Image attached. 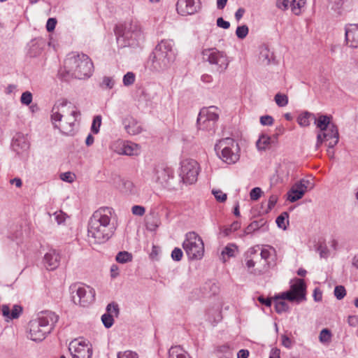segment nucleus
I'll return each instance as SVG.
<instances>
[{
  "label": "nucleus",
  "mask_w": 358,
  "mask_h": 358,
  "mask_svg": "<svg viewBox=\"0 0 358 358\" xmlns=\"http://www.w3.org/2000/svg\"><path fill=\"white\" fill-rule=\"evenodd\" d=\"M113 209L103 207L96 210L88 222L87 236L90 243H106L114 234L115 227L110 222Z\"/></svg>",
  "instance_id": "nucleus-1"
},
{
  "label": "nucleus",
  "mask_w": 358,
  "mask_h": 358,
  "mask_svg": "<svg viewBox=\"0 0 358 358\" xmlns=\"http://www.w3.org/2000/svg\"><path fill=\"white\" fill-rule=\"evenodd\" d=\"M66 99L57 101L51 110V120L55 128L66 135L70 134L73 130L77 117L80 115Z\"/></svg>",
  "instance_id": "nucleus-2"
},
{
  "label": "nucleus",
  "mask_w": 358,
  "mask_h": 358,
  "mask_svg": "<svg viewBox=\"0 0 358 358\" xmlns=\"http://www.w3.org/2000/svg\"><path fill=\"white\" fill-rule=\"evenodd\" d=\"M66 72L78 79H87L92 76L94 65L91 59L84 53L73 52L64 61Z\"/></svg>",
  "instance_id": "nucleus-3"
},
{
  "label": "nucleus",
  "mask_w": 358,
  "mask_h": 358,
  "mask_svg": "<svg viewBox=\"0 0 358 358\" xmlns=\"http://www.w3.org/2000/svg\"><path fill=\"white\" fill-rule=\"evenodd\" d=\"M59 316L50 310L42 311L37 319L29 323L30 338L34 341H42L45 338L58 322Z\"/></svg>",
  "instance_id": "nucleus-4"
},
{
  "label": "nucleus",
  "mask_w": 358,
  "mask_h": 358,
  "mask_svg": "<svg viewBox=\"0 0 358 358\" xmlns=\"http://www.w3.org/2000/svg\"><path fill=\"white\" fill-rule=\"evenodd\" d=\"M306 285L303 279H296L295 283L290 286L289 291L282 292L280 295L275 297V309L280 314L287 312L289 309L288 304L283 301L278 299L287 300L291 302L300 303L306 300Z\"/></svg>",
  "instance_id": "nucleus-5"
},
{
  "label": "nucleus",
  "mask_w": 358,
  "mask_h": 358,
  "mask_svg": "<svg viewBox=\"0 0 358 358\" xmlns=\"http://www.w3.org/2000/svg\"><path fill=\"white\" fill-rule=\"evenodd\" d=\"M114 31L117 43L124 47L137 46L143 38L142 31L137 21L116 25Z\"/></svg>",
  "instance_id": "nucleus-6"
},
{
  "label": "nucleus",
  "mask_w": 358,
  "mask_h": 358,
  "mask_svg": "<svg viewBox=\"0 0 358 358\" xmlns=\"http://www.w3.org/2000/svg\"><path fill=\"white\" fill-rule=\"evenodd\" d=\"M238 146L231 138L220 140L215 145L217 156L228 164H235L239 159Z\"/></svg>",
  "instance_id": "nucleus-7"
},
{
  "label": "nucleus",
  "mask_w": 358,
  "mask_h": 358,
  "mask_svg": "<svg viewBox=\"0 0 358 358\" xmlns=\"http://www.w3.org/2000/svg\"><path fill=\"white\" fill-rule=\"evenodd\" d=\"M217 109V107L212 106L200 110L196 121L199 130L207 131L210 135L215 134L219 118V115L216 113Z\"/></svg>",
  "instance_id": "nucleus-8"
},
{
  "label": "nucleus",
  "mask_w": 358,
  "mask_h": 358,
  "mask_svg": "<svg viewBox=\"0 0 358 358\" xmlns=\"http://www.w3.org/2000/svg\"><path fill=\"white\" fill-rule=\"evenodd\" d=\"M182 248L189 259H200L203 256L204 245L203 241L194 231L188 232L186 234Z\"/></svg>",
  "instance_id": "nucleus-9"
},
{
  "label": "nucleus",
  "mask_w": 358,
  "mask_h": 358,
  "mask_svg": "<svg viewBox=\"0 0 358 358\" xmlns=\"http://www.w3.org/2000/svg\"><path fill=\"white\" fill-rule=\"evenodd\" d=\"M70 290L75 304L86 307L95 300V290L90 287L74 284L70 287Z\"/></svg>",
  "instance_id": "nucleus-10"
},
{
  "label": "nucleus",
  "mask_w": 358,
  "mask_h": 358,
  "mask_svg": "<svg viewBox=\"0 0 358 358\" xmlns=\"http://www.w3.org/2000/svg\"><path fill=\"white\" fill-rule=\"evenodd\" d=\"M203 59L214 66L215 70L220 73L224 71L229 65L227 55L216 48L205 49L202 51Z\"/></svg>",
  "instance_id": "nucleus-11"
},
{
  "label": "nucleus",
  "mask_w": 358,
  "mask_h": 358,
  "mask_svg": "<svg viewBox=\"0 0 358 358\" xmlns=\"http://www.w3.org/2000/svg\"><path fill=\"white\" fill-rule=\"evenodd\" d=\"M199 165L194 159H185L181 162L180 176L183 183L192 185L197 181Z\"/></svg>",
  "instance_id": "nucleus-12"
},
{
  "label": "nucleus",
  "mask_w": 358,
  "mask_h": 358,
  "mask_svg": "<svg viewBox=\"0 0 358 358\" xmlns=\"http://www.w3.org/2000/svg\"><path fill=\"white\" fill-rule=\"evenodd\" d=\"M339 141L338 129L336 124H331L330 128L322 132H318L317 135L316 148H318L323 142H328L329 149H332L337 145Z\"/></svg>",
  "instance_id": "nucleus-13"
},
{
  "label": "nucleus",
  "mask_w": 358,
  "mask_h": 358,
  "mask_svg": "<svg viewBox=\"0 0 358 358\" xmlns=\"http://www.w3.org/2000/svg\"><path fill=\"white\" fill-rule=\"evenodd\" d=\"M153 173V180L163 186L169 185V180L173 177V169L164 164H157Z\"/></svg>",
  "instance_id": "nucleus-14"
},
{
  "label": "nucleus",
  "mask_w": 358,
  "mask_h": 358,
  "mask_svg": "<svg viewBox=\"0 0 358 358\" xmlns=\"http://www.w3.org/2000/svg\"><path fill=\"white\" fill-rule=\"evenodd\" d=\"M69 350L72 358H91L92 350L85 342L73 341L70 343Z\"/></svg>",
  "instance_id": "nucleus-15"
},
{
  "label": "nucleus",
  "mask_w": 358,
  "mask_h": 358,
  "mask_svg": "<svg viewBox=\"0 0 358 358\" xmlns=\"http://www.w3.org/2000/svg\"><path fill=\"white\" fill-rule=\"evenodd\" d=\"M201 8L200 0H178L176 10L183 16L193 15Z\"/></svg>",
  "instance_id": "nucleus-16"
},
{
  "label": "nucleus",
  "mask_w": 358,
  "mask_h": 358,
  "mask_svg": "<svg viewBox=\"0 0 358 358\" xmlns=\"http://www.w3.org/2000/svg\"><path fill=\"white\" fill-rule=\"evenodd\" d=\"M173 42L171 40H162L159 43L153 51H157V53L162 55L164 59H169V62L173 63L176 57V50L173 48Z\"/></svg>",
  "instance_id": "nucleus-17"
},
{
  "label": "nucleus",
  "mask_w": 358,
  "mask_h": 358,
  "mask_svg": "<svg viewBox=\"0 0 358 358\" xmlns=\"http://www.w3.org/2000/svg\"><path fill=\"white\" fill-rule=\"evenodd\" d=\"M150 69L155 72H162L169 69L171 64L169 59H164L162 55L157 53V51H152L150 55L149 61Z\"/></svg>",
  "instance_id": "nucleus-18"
},
{
  "label": "nucleus",
  "mask_w": 358,
  "mask_h": 358,
  "mask_svg": "<svg viewBox=\"0 0 358 358\" xmlns=\"http://www.w3.org/2000/svg\"><path fill=\"white\" fill-rule=\"evenodd\" d=\"M11 145L17 155H21L29 150L30 143L23 134L17 133L13 138Z\"/></svg>",
  "instance_id": "nucleus-19"
},
{
  "label": "nucleus",
  "mask_w": 358,
  "mask_h": 358,
  "mask_svg": "<svg viewBox=\"0 0 358 358\" xmlns=\"http://www.w3.org/2000/svg\"><path fill=\"white\" fill-rule=\"evenodd\" d=\"M345 41L350 47H358V24H349L346 27Z\"/></svg>",
  "instance_id": "nucleus-20"
},
{
  "label": "nucleus",
  "mask_w": 358,
  "mask_h": 358,
  "mask_svg": "<svg viewBox=\"0 0 358 358\" xmlns=\"http://www.w3.org/2000/svg\"><path fill=\"white\" fill-rule=\"evenodd\" d=\"M106 310L108 313H105L101 316V321L104 327L108 329L111 327L114 323V319L110 313H114L117 315L119 313L118 305L115 303H109L106 307Z\"/></svg>",
  "instance_id": "nucleus-21"
},
{
  "label": "nucleus",
  "mask_w": 358,
  "mask_h": 358,
  "mask_svg": "<svg viewBox=\"0 0 358 358\" xmlns=\"http://www.w3.org/2000/svg\"><path fill=\"white\" fill-rule=\"evenodd\" d=\"M60 255L55 250H50L44 256V264L49 270H55L59 265Z\"/></svg>",
  "instance_id": "nucleus-22"
},
{
  "label": "nucleus",
  "mask_w": 358,
  "mask_h": 358,
  "mask_svg": "<svg viewBox=\"0 0 358 358\" xmlns=\"http://www.w3.org/2000/svg\"><path fill=\"white\" fill-rule=\"evenodd\" d=\"M306 192V187L301 183H295L288 192L287 199L293 203L301 199Z\"/></svg>",
  "instance_id": "nucleus-23"
},
{
  "label": "nucleus",
  "mask_w": 358,
  "mask_h": 358,
  "mask_svg": "<svg viewBox=\"0 0 358 358\" xmlns=\"http://www.w3.org/2000/svg\"><path fill=\"white\" fill-rule=\"evenodd\" d=\"M332 116L327 115L318 114L317 117L315 115L314 124L317 128L320 129L319 132H322L330 128L331 124H335L331 122Z\"/></svg>",
  "instance_id": "nucleus-24"
},
{
  "label": "nucleus",
  "mask_w": 358,
  "mask_h": 358,
  "mask_svg": "<svg viewBox=\"0 0 358 358\" xmlns=\"http://www.w3.org/2000/svg\"><path fill=\"white\" fill-rule=\"evenodd\" d=\"M123 124L129 134L136 135L141 132L142 128L138 122L132 117H127L124 119Z\"/></svg>",
  "instance_id": "nucleus-25"
},
{
  "label": "nucleus",
  "mask_w": 358,
  "mask_h": 358,
  "mask_svg": "<svg viewBox=\"0 0 358 358\" xmlns=\"http://www.w3.org/2000/svg\"><path fill=\"white\" fill-rule=\"evenodd\" d=\"M261 230L262 232L267 231L268 230V225L267 221L261 218L258 220L252 222L245 229V234H250L256 231Z\"/></svg>",
  "instance_id": "nucleus-26"
},
{
  "label": "nucleus",
  "mask_w": 358,
  "mask_h": 358,
  "mask_svg": "<svg viewBox=\"0 0 358 358\" xmlns=\"http://www.w3.org/2000/svg\"><path fill=\"white\" fill-rule=\"evenodd\" d=\"M138 151H139L138 145L131 143V142H127V143H123L121 145V148L119 151V153L125 155L131 156V155H138Z\"/></svg>",
  "instance_id": "nucleus-27"
},
{
  "label": "nucleus",
  "mask_w": 358,
  "mask_h": 358,
  "mask_svg": "<svg viewBox=\"0 0 358 358\" xmlns=\"http://www.w3.org/2000/svg\"><path fill=\"white\" fill-rule=\"evenodd\" d=\"M22 311V308L20 306L15 305L13 307L12 310L10 311V308L7 305H3L2 306V314L3 316L9 318V319H16L19 317Z\"/></svg>",
  "instance_id": "nucleus-28"
},
{
  "label": "nucleus",
  "mask_w": 358,
  "mask_h": 358,
  "mask_svg": "<svg viewBox=\"0 0 358 358\" xmlns=\"http://www.w3.org/2000/svg\"><path fill=\"white\" fill-rule=\"evenodd\" d=\"M259 59L264 64H269L274 60L275 57L273 52L270 51L267 46H263L261 48Z\"/></svg>",
  "instance_id": "nucleus-29"
},
{
  "label": "nucleus",
  "mask_w": 358,
  "mask_h": 358,
  "mask_svg": "<svg viewBox=\"0 0 358 358\" xmlns=\"http://www.w3.org/2000/svg\"><path fill=\"white\" fill-rule=\"evenodd\" d=\"M315 119V114L308 111L301 113L297 117V122L301 127H308L310 121Z\"/></svg>",
  "instance_id": "nucleus-30"
},
{
  "label": "nucleus",
  "mask_w": 358,
  "mask_h": 358,
  "mask_svg": "<svg viewBox=\"0 0 358 358\" xmlns=\"http://www.w3.org/2000/svg\"><path fill=\"white\" fill-rule=\"evenodd\" d=\"M271 138L265 134H262L256 142V147L259 151L266 150L271 145Z\"/></svg>",
  "instance_id": "nucleus-31"
},
{
  "label": "nucleus",
  "mask_w": 358,
  "mask_h": 358,
  "mask_svg": "<svg viewBox=\"0 0 358 358\" xmlns=\"http://www.w3.org/2000/svg\"><path fill=\"white\" fill-rule=\"evenodd\" d=\"M169 358H190L187 352L180 346L171 347L169 350Z\"/></svg>",
  "instance_id": "nucleus-32"
},
{
  "label": "nucleus",
  "mask_w": 358,
  "mask_h": 358,
  "mask_svg": "<svg viewBox=\"0 0 358 358\" xmlns=\"http://www.w3.org/2000/svg\"><path fill=\"white\" fill-rule=\"evenodd\" d=\"M306 3V0H292L290 7L292 11L296 15L301 13V8L304 7Z\"/></svg>",
  "instance_id": "nucleus-33"
},
{
  "label": "nucleus",
  "mask_w": 358,
  "mask_h": 358,
  "mask_svg": "<svg viewBox=\"0 0 358 358\" xmlns=\"http://www.w3.org/2000/svg\"><path fill=\"white\" fill-rule=\"evenodd\" d=\"M115 260L120 264H125L132 261V255L127 251L119 252L116 257Z\"/></svg>",
  "instance_id": "nucleus-34"
},
{
  "label": "nucleus",
  "mask_w": 358,
  "mask_h": 358,
  "mask_svg": "<svg viewBox=\"0 0 358 358\" xmlns=\"http://www.w3.org/2000/svg\"><path fill=\"white\" fill-rule=\"evenodd\" d=\"M274 100L279 107H284L288 103V97L284 94L277 93L274 97Z\"/></svg>",
  "instance_id": "nucleus-35"
},
{
  "label": "nucleus",
  "mask_w": 358,
  "mask_h": 358,
  "mask_svg": "<svg viewBox=\"0 0 358 358\" xmlns=\"http://www.w3.org/2000/svg\"><path fill=\"white\" fill-rule=\"evenodd\" d=\"M237 251V247L234 244L227 245L224 250L222 251V255L223 258L227 255L228 257H232L235 256V252Z\"/></svg>",
  "instance_id": "nucleus-36"
},
{
  "label": "nucleus",
  "mask_w": 358,
  "mask_h": 358,
  "mask_svg": "<svg viewBox=\"0 0 358 358\" xmlns=\"http://www.w3.org/2000/svg\"><path fill=\"white\" fill-rule=\"evenodd\" d=\"M316 250L320 253L321 258H327L329 257V251L324 241L318 243Z\"/></svg>",
  "instance_id": "nucleus-37"
},
{
  "label": "nucleus",
  "mask_w": 358,
  "mask_h": 358,
  "mask_svg": "<svg viewBox=\"0 0 358 358\" xmlns=\"http://www.w3.org/2000/svg\"><path fill=\"white\" fill-rule=\"evenodd\" d=\"M289 213L287 212H282L279 216L277 217L275 222L278 227L282 229H286L285 220L288 219Z\"/></svg>",
  "instance_id": "nucleus-38"
},
{
  "label": "nucleus",
  "mask_w": 358,
  "mask_h": 358,
  "mask_svg": "<svg viewBox=\"0 0 358 358\" xmlns=\"http://www.w3.org/2000/svg\"><path fill=\"white\" fill-rule=\"evenodd\" d=\"M319 338L321 343H329L331 338V331L328 329H323L320 333Z\"/></svg>",
  "instance_id": "nucleus-39"
},
{
  "label": "nucleus",
  "mask_w": 358,
  "mask_h": 358,
  "mask_svg": "<svg viewBox=\"0 0 358 358\" xmlns=\"http://www.w3.org/2000/svg\"><path fill=\"white\" fill-rule=\"evenodd\" d=\"M334 294L338 300H341L346 295V289L343 285H337L334 288Z\"/></svg>",
  "instance_id": "nucleus-40"
},
{
  "label": "nucleus",
  "mask_w": 358,
  "mask_h": 358,
  "mask_svg": "<svg viewBox=\"0 0 358 358\" xmlns=\"http://www.w3.org/2000/svg\"><path fill=\"white\" fill-rule=\"evenodd\" d=\"M248 27L247 25L238 26L236 30V35L240 39L245 38L248 34Z\"/></svg>",
  "instance_id": "nucleus-41"
},
{
  "label": "nucleus",
  "mask_w": 358,
  "mask_h": 358,
  "mask_svg": "<svg viewBox=\"0 0 358 358\" xmlns=\"http://www.w3.org/2000/svg\"><path fill=\"white\" fill-rule=\"evenodd\" d=\"M101 124V115H96L94 117L91 130L94 134H98L99 131V128Z\"/></svg>",
  "instance_id": "nucleus-42"
},
{
  "label": "nucleus",
  "mask_w": 358,
  "mask_h": 358,
  "mask_svg": "<svg viewBox=\"0 0 358 358\" xmlns=\"http://www.w3.org/2000/svg\"><path fill=\"white\" fill-rule=\"evenodd\" d=\"M135 74L133 72H127L123 77V84L125 86H130L135 82Z\"/></svg>",
  "instance_id": "nucleus-43"
},
{
  "label": "nucleus",
  "mask_w": 358,
  "mask_h": 358,
  "mask_svg": "<svg viewBox=\"0 0 358 358\" xmlns=\"http://www.w3.org/2000/svg\"><path fill=\"white\" fill-rule=\"evenodd\" d=\"M115 85V81L111 77L104 76L100 86L103 88L112 89Z\"/></svg>",
  "instance_id": "nucleus-44"
},
{
  "label": "nucleus",
  "mask_w": 358,
  "mask_h": 358,
  "mask_svg": "<svg viewBox=\"0 0 358 358\" xmlns=\"http://www.w3.org/2000/svg\"><path fill=\"white\" fill-rule=\"evenodd\" d=\"M212 193L219 202H224L227 200V194L220 189H213Z\"/></svg>",
  "instance_id": "nucleus-45"
},
{
  "label": "nucleus",
  "mask_w": 358,
  "mask_h": 358,
  "mask_svg": "<svg viewBox=\"0 0 358 358\" xmlns=\"http://www.w3.org/2000/svg\"><path fill=\"white\" fill-rule=\"evenodd\" d=\"M20 101L22 103L26 106L29 105L32 101L31 93L29 91L23 92L21 95Z\"/></svg>",
  "instance_id": "nucleus-46"
},
{
  "label": "nucleus",
  "mask_w": 358,
  "mask_h": 358,
  "mask_svg": "<svg viewBox=\"0 0 358 358\" xmlns=\"http://www.w3.org/2000/svg\"><path fill=\"white\" fill-rule=\"evenodd\" d=\"M183 253L180 248H175L171 252V258L173 260L179 262L182 259Z\"/></svg>",
  "instance_id": "nucleus-47"
},
{
  "label": "nucleus",
  "mask_w": 358,
  "mask_h": 358,
  "mask_svg": "<svg viewBox=\"0 0 358 358\" xmlns=\"http://www.w3.org/2000/svg\"><path fill=\"white\" fill-rule=\"evenodd\" d=\"M262 193V191L260 187H254L250 192V199L252 201L258 200L260 198Z\"/></svg>",
  "instance_id": "nucleus-48"
},
{
  "label": "nucleus",
  "mask_w": 358,
  "mask_h": 358,
  "mask_svg": "<svg viewBox=\"0 0 358 358\" xmlns=\"http://www.w3.org/2000/svg\"><path fill=\"white\" fill-rule=\"evenodd\" d=\"M274 122V119L272 116L266 115L260 117V123L264 126H271Z\"/></svg>",
  "instance_id": "nucleus-49"
},
{
  "label": "nucleus",
  "mask_w": 358,
  "mask_h": 358,
  "mask_svg": "<svg viewBox=\"0 0 358 358\" xmlns=\"http://www.w3.org/2000/svg\"><path fill=\"white\" fill-rule=\"evenodd\" d=\"M290 3L289 0H276L275 5L279 9L286 10L288 9Z\"/></svg>",
  "instance_id": "nucleus-50"
},
{
  "label": "nucleus",
  "mask_w": 358,
  "mask_h": 358,
  "mask_svg": "<svg viewBox=\"0 0 358 358\" xmlns=\"http://www.w3.org/2000/svg\"><path fill=\"white\" fill-rule=\"evenodd\" d=\"M117 358H138L137 353L127 350L125 351L122 355L121 352H118Z\"/></svg>",
  "instance_id": "nucleus-51"
},
{
  "label": "nucleus",
  "mask_w": 358,
  "mask_h": 358,
  "mask_svg": "<svg viewBox=\"0 0 358 358\" xmlns=\"http://www.w3.org/2000/svg\"><path fill=\"white\" fill-rule=\"evenodd\" d=\"M145 209L141 206H134L131 208V212L134 215L142 216L144 215Z\"/></svg>",
  "instance_id": "nucleus-52"
},
{
  "label": "nucleus",
  "mask_w": 358,
  "mask_h": 358,
  "mask_svg": "<svg viewBox=\"0 0 358 358\" xmlns=\"http://www.w3.org/2000/svg\"><path fill=\"white\" fill-rule=\"evenodd\" d=\"M60 178L63 181L72 182L74 180V175L71 172H65L60 175Z\"/></svg>",
  "instance_id": "nucleus-53"
},
{
  "label": "nucleus",
  "mask_w": 358,
  "mask_h": 358,
  "mask_svg": "<svg viewBox=\"0 0 358 358\" xmlns=\"http://www.w3.org/2000/svg\"><path fill=\"white\" fill-rule=\"evenodd\" d=\"M54 215L57 222L59 224L63 223L65 221L66 217V215L62 211L55 212Z\"/></svg>",
  "instance_id": "nucleus-54"
},
{
  "label": "nucleus",
  "mask_w": 358,
  "mask_h": 358,
  "mask_svg": "<svg viewBox=\"0 0 358 358\" xmlns=\"http://www.w3.org/2000/svg\"><path fill=\"white\" fill-rule=\"evenodd\" d=\"M217 26L222 29H227L230 27V23L229 22L224 20L223 17H220L217 19Z\"/></svg>",
  "instance_id": "nucleus-55"
},
{
  "label": "nucleus",
  "mask_w": 358,
  "mask_h": 358,
  "mask_svg": "<svg viewBox=\"0 0 358 358\" xmlns=\"http://www.w3.org/2000/svg\"><path fill=\"white\" fill-rule=\"evenodd\" d=\"M57 24V20L55 18H49L46 23V29L48 31H52Z\"/></svg>",
  "instance_id": "nucleus-56"
},
{
  "label": "nucleus",
  "mask_w": 358,
  "mask_h": 358,
  "mask_svg": "<svg viewBox=\"0 0 358 358\" xmlns=\"http://www.w3.org/2000/svg\"><path fill=\"white\" fill-rule=\"evenodd\" d=\"M257 300L260 303L265 305L267 307H270L272 304V300L271 298H264L263 296H259L257 298Z\"/></svg>",
  "instance_id": "nucleus-57"
},
{
  "label": "nucleus",
  "mask_w": 358,
  "mask_h": 358,
  "mask_svg": "<svg viewBox=\"0 0 358 358\" xmlns=\"http://www.w3.org/2000/svg\"><path fill=\"white\" fill-rule=\"evenodd\" d=\"M278 201V196L275 195H271L269 197L268 201V210H271L276 204Z\"/></svg>",
  "instance_id": "nucleus-58"
},
{
  "label": "nucleus",
  "mask_w": 358,
  "mask_h": 358,
  "mask_svg": "<svg viewBox=\"0 0 358 358\" xmlns=\"http://www.w3.org/2000/svg\"><path fill=\"white\" fill-rule=\"evenodd\" d=\"M348 323L350 326L356 327L358 324V316L350 315L348 317Z\"/></svg>",
  "instance_id": "nucleus-59"
},
{
  "label": "nucleus",
  "mask_w": 358,
  "mask_h": 358,
  "mask_svg": "<svg viewBox=\"0 0 358 358\" xmlns=\"http://www.w3.org/2000/svg\"><path fill=\"white\" fill-rule=\"evenodd\" d=\"M123 186L126 192H132L134 189V184L132 182L129 180H125L123 182Z\"/></svg>",
  "instance_id": "nucleus-60"
},
{
  "label": "nucleus",
  "mask_w": 358,
  "mask_h": 358,
  "mask_svg": "<svg viewBox=\"0 0 358 358\" xmlns=\"http://www.w3.org/2000/svg\"><path fill=\"white\" fill-rule=\"evenodd\" d=\"M282 344L285 348H289L292 345V342L289 337H287L286 335H283L282 336Z\"/></svg>",
  "instance_id": "nucleus-61"
},
{
  "label": "nucleus",
  "mask_w": 358,
  "mask_h": 358,
  "mask_svg": "<svg viewBox=\"0 0 358 358\" xmlns=\"http://www.w3.org/2000/svg\"><path fill=\"white\" fill-rule=\"evenodd\" d=\"M268 358H280V350L277 348L271 349Z\"/></svg>",
  "instance_id": "nucleus-62"
},
{
  "label": "nucleus",
  "mask_w": 358,
  "mask_h": 358,
  "mask_svg": "<svg viewBox=\"0 0 358 358\" xmlns=\"http://www.w3.org/2000/svg\"><path fill=\"white\" fill-rule=\"evenodd\" d=\"M313 297L314 300L315 301H320L322 299V292L318 289L315 288L313 291Z\"/></svg>",
  "instance_id": "nucleus-63"
},
{
  "label": "nucleus",
  "mask_w": 358,
  "mask_h": 358,
  "mask_svg": "<svg viewBox=\"0 0 358 358\" xmlns=\"http://www.w3.org/2000/svg\"><path fill=\"white\" fill-rule=\"evenodd\" d=\"M119 268L117 265L113 264L110 267V276L112 278H115L119 275Z\"/></svg>",
  "instance_id": "nucleus-64"
}]
</instances>
